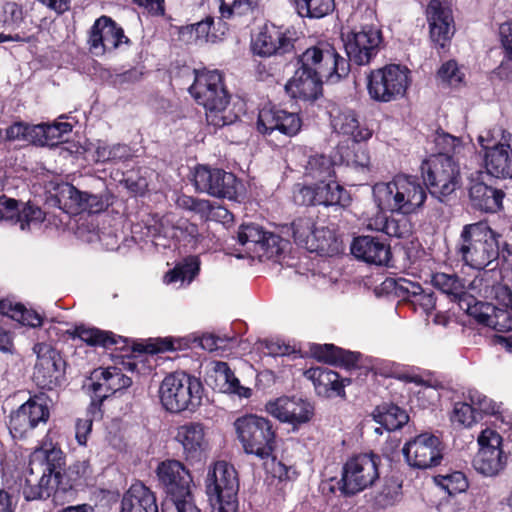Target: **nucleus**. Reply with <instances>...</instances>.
Returning a JSON list of instances; mask_svg holds the SVG:
<instances>
[{
    "mask_svg": "<svg viewBox=\"0 0 512 512\" xmlns=\"http://www.w3.org/2000/svg\"><path fill=\"white\" fill-rule=\"evenodd\" d=\"M185 71L194 77L189 93L205 108L206 121L214 128L235 124L239 116L228 109L230 94L225 86L224 74L218 70H196L186 67Z\"/></svg>",
    "mask_w": 512,
    "mask_h": 512,
    "instance_id": "nucleus-1",
    "label": "nucleus"
},
{
    "mask_svg": "<svg viewBox=\"0 0 512 512\" xmlns=\"http://www.w3.org/2000/svg\"><path fill=\"white\" fill-rule=\"evenodd\" d=\"M67 334L72 338H79L91 347H100L105 350L119 351L123 357H130L134 353L158 354L186 350L190 348V337H164L156 338L153 342L143 345L132 342L129 338L118 335L109 330L97 327L75 326L68 330Z\"/></svg>",
    "mask_w": 512,
    "mask_h": 512,
    "instance_id": "nucleus-2",
    "label": "nucleus"
},
{
    "mask_svg": "<svg viewBox=\"0 0 512 512\" xmlns=\"http://www.w3.org/2000/svg\"><path fill=\"white\" fill-rule=\"evenodd\" d=\"M500 237L486 221L466 224L456 245V253L467 266L482 270L494 261H501Z\"/></svg>",
    "mask_w": 512,
    "mask_h": 512,
    "instance_id": "nucleus-3",
    "label": "nucleus"
},
{
    "mask_svg": "<svg viewBox=\"0 0 512 512\" xmlns=\"http://www.w3.org/2000/svg\"><path fill=\"white\" fill-rule=\"evenodd\" d=\"M155 473L159 486L168 497V501L162 504L161 512H201L191 491L193 477L181 461H161Z\"/></svg>",
    "mask_w": 512,
    "mask_h": 512,
    "instance_id": "nucleus-4",
    "label": "nucleus"
},
{
    "mask_svg": "<svg viewBox=\"0 0 512 512\" xmlns=\"http://www.w3.org/2000/svg\"><path fill=\"white\" fill-rule=\"evenodd\" d=\"M426 191L418 177L397 175L392 181L377 185L374 193L381 210L411 214L424 204Z\"/></svg>",
    "mask_w": 512,
    "mask_h": 512,
    "instance_id": "nucleus-5",
    "label": "nucleus"
},
{
    "mask_svg": "<svg viewBox=\"0 0 512 512\" xmlns=\"http://www.w3.org/2000/svg\"><path fill=\"white\" fill-rule=\"evenodd\" d=\"M204 386L201 380L185 372H174L161 382L159 398L170 413L195 412L201 405Z\"/></svg>",
    "mask_w": 512,
    "mask_h": 512,
    "instance_id": "nucleus-6",
    "label": "nucleus"
},
{
    "mask_svg": "<svg viewBox=\"0 0 512 512\" xmlns=\"http://www.w3.org/2000/svg\"><path fill=\"white\" fill-rule=\"evenodd\" d=\"M237 437L247 454L268 459L276 449V429L271 420L246 414L234 422Z\"/></svg>",
    "mask_w": 512,
    "mask_h": 512,
    "instance_id": "nucleus-7",
    "label": "nucleus"
},
{
    "mask_svg": "<svg viewBox=\"0 0 512 512\" xmlns=\"http://www.w3.org/2000/svg\"><path fill=\"white\" fill-rule=\"evenodd\" d=\"M420 170L426 190L441 201L461 186L460 168L452 155H430L423 160Z\"/></svg>",
    "mask_w": 512,
    "mask_h": 512,
    "instance_id": "nucleus-8",
    "label": "nucleus"
},
{
    "mask_svg": "<svg viewBox=\"0 0 512 512\" xmlns=\"http://www.w3.org/2000/svg\"><path fill=\"white\" fill-rule=\"evenodd\" d=\"M206 493L217 512H238V473L226 461H217L208 471L205 481Z\"/></svg>",
    "mask_w": 512,
    "mask_h": 512,
    "instance_id": "nucleus-9",
    "label": "nucleus"
},
{
    "mask_svg": "<svg viewBox=\"0 0 512 512\" xmlns=\"http://www.w3.org/2000/svg\"><path fill=\"white\" fill-rule=\"evenodd\" d=\"M50 401L44 392H29V398L8 415L7 427L12 438L27 439L40 425H46L51 415Z\"/></svg>",
    "mask_w": 512,
    "mask_h": 512,
    "instance_id": "nucleus-10",
    "label": "nucleus"
},
{
    "mask_svg": "<svg viewBox=\"0 0 512 512\" xmlns=\"http://www.w3.org/2000/svg\"><path fill=\"white\" fill-rule=\"evenodd\" d=\"M297 66L324 78L327 82L336 83L346 77L350 72V65L336 48L326 41L308 47L296 56Z\"/></svg>",
    "mask_w": 512,
    "mask_h": 512,
    "instance_id": "nucleus-11",
    "label": "nucleus"
},
{
    "mask_svg": "<svg viewBox=\"0 0 512 512\" xmlns=\"http://www.w3.org/2000/svg\"><path fill=\"white\" fill-rule=\"evenodd\" d=\"M411 71L401 64H387L367 76V90L378 102L388 103L403 97L411 83Z\"/></svg>",
    "mask_w": 512,
    "mask_h": 512,
    "instance_id": "nucleus-12",
    "label": "nucleus"
},
{
    "mask_svg": "<svg viewBox=\"0 0 512 512\" xmlns=\"http://www.w3.org/2000/svg\"><path fill=\"white\" fill-rule=\"evenodd\" d=\"M380 463L381 457L374 453L359 454L348 459L337 482L341 495L351 497L372 486L379 478Z\"/></svg>",
    "mask_w": 512,
    "mask_h": 512,
    "instance_id": "nucleus-13",
    "label": "nucleus"
},
{
    "mask_svg": "<svg viewBox=\"0 0 512 512\" xmlns=\"http://www.w3.org/2000/svg\"><path fill=\"white\" fill-rule=\"evenodd\" d=\"M39 456L46 460L47 470L50 474H54L55 483L63 493L77 490L78 487L86 485L91 476L92 470L88 460L76 461L64 469L65 455L59 448L37 449L34 457L38 458Z\"/></svg>",
    "mask_w": 512,
    "mask_h": 512,
    "instance_id": "nucleus-14",
    "label": "nucleus"
},
{
    "mask_svg": "<svg viewBox=\"0 0 512 512\" xmlns=\"http://www.w3.org/2000/svg\"><path fill=\"white\" fill-rule=\"evenodd\" d=\"M503 442L500 433L492 428L487 427L479 433L478 451L472 459V467L477 473L495 477L505 470L509 455L503 449Z\"/></svg>",
    "mask_w": 512,
    "mask_h": 512,
    "instance_id": "nucleus-15",
    "label": "nucleus"
},
{
    "mask_svg": "<svg viewBox=\"0 0 512 512\" xmlns=\"http://www.w3.org/2000/svg\"><path fill=\"white\" fill-rule=\"evenodd\" d=\"M292 200L298 206H340L347 207L351 203L350 193L338 182H327L324 185L294 184Z\"/></svg>",
    "mask_w": 512,
    "mask_h": 512,
    "instance_id": "nucleus-16",
    "label": "nucleus"
},
{
    "mask_svg": "<svg viewBox=\"0 0 512 512\" xmlns=\"http://www.w3.org/2000/svg\"><path fill=\"white\" fill-rule=\"evenodd\" d=\"M37 360L33 380L41 389L53 390L65 381L66 360L62 353L51 345L38 343L34 346Z\"/></svg>",
    "mask_w": 512,
    "mask_h": 512,
    "instance_id": "nucleus-17",
    "label": "nucleus"
},
{
    "mask_svg": "<svg viewBox=\"0 0 512 512\" xmlns=\"http://www.w3.org/2000/svg\"><path fill=\"white\" fill-rule=\"evenodd\" d=\"M402 453L410 467L426 470L441 464L443 445L439 437L430 432H423L408 440L402 448Z\"/></svg>",
    "mask_w": 512,
    "mask_h": 512,
    "instance_id": "nucleus-18",
    "label": "nucleus"
},
{
    "mask_svg": "<svg viewBox=\"0 0 512 512\" xmlns=\"http://www.w3.org/2000/svg\"><path fill=\"white\" fill-rule=\"evenodd\" d=\"M27 144L40 147H60L69 154H84L89 149V141L78 130H22Z\"/></svg>",
    "mask_w": 512,
    "mask_h": 512,
    "instance_id": "nucleus-19",
    "label": "nucleus"
},
{
    "mask_svg": "<svg viewBox=\"0 0 512 512\" xmlns=\"http://www.w3.org/2000/svg\"><path fill=\"white\" fill-rule=\"evenodd\" d=\"M87 42L90 52L95 56L115 51L122 44L131 45V40L125 35L124 29L106 15L95 20L89 30Z\"/></svg>",
    "mask_w": 512,
    "mask_h": 512,
    "instance_id": "nucleus-20",
    "label": "nucleus"
},
{
    "mask_svg": "<svg viewBox=\"0 0 512 512\" xmlns=\"http://www.w3.org/2000/svg\"><path fill=\"white\" fill-rule=\"evenodd\" d=\"M90 379L93 392L90 411H93V413L100 411L105 399L132 385V379L116 366L96 368L92 371Z\"/></svg>",
    "mask_w": 512,
    "mask_h": 512,
    "instance_id": "nucleus-21",
    "label": "nucleus"
},
{
    "mask_svg": "<svg viewBox=\"0 0 512 512\" xmlns=\"http://www.w3.org/2000/svg\"><path fill=\"white\" fill-rule=\"evenodd\" d=\"M383 289L409 304L414 311L430 315L436 308V296L432 289L405 278H387Z\"/></svg>",
    "mask_w": 512,
    "mask_h": 512,
    "instance_id": "nucleus-22",
    "label": "nucleus"
},
{
    "mask_svg": "<svg viewBox=\"0 0 512 512\" xmlns=\"http://www.w3.org/2000/svg\"><path fill=\"white\" fill-rule=\"evenodd\" d=\"M193 181L196 190L213 197L233 199L237 195V177L232 172L220 168L198 165Z\"/></svg>",
    "mask_w": 512,
    "mask_h": 512,
    "instance_id": "nucleus-23",
    "label": "nucleus"
},
{
    "mask_svg": "<svg viewBox=\"0 0 512 512\" xmlns=\"http://www.w3.org/2000/svg\"><path fill=\"white\" fill-rule=\"evenodd\" d=\"M382 41V32L375 26L365 25L359 31H352L344 45L349 64H369L378 54Z\"/></svg>",
    "mask_w": 512,
    "mask_h": 512,
    "instance_id": "nucleus-24",
    "label": "nucleus"
},
{
    "mask_svg": "<svg viewBox=\"0 0 512 512\" xmlns=\"http://www.w3.org/2000/svg\"><path fill=\"white\" fill-rule=\"evenodd\" d=\"M491 130H485L489 136ZM483 151L484 167L488 175L497 179H512V145L506 142H493L484 135L478 136Z\"/></svg>",
    "mask_w": 512,
    "mask_h": 512,
    "instance_id": "nucleus-25",
    "label": "nucleus"
},
{
    "mask_svg": "<svg viewBox=\"0 0 512 512\" xmlns=\"http://www.w3.org/2000/svg\"><path fill=\"white\" fill-rule=\"evenodd\" d=\"M426 19L431 41L442 49L449 46L455 33V22L450 6L440 0H430L426 8Z\"/></svg>",
    "mask_w": 512,
    "mask_h": 512,
    "instance_id": "nucleus-26",
    "label": "nucleus"
},
{
    "mask_svg": "<svg viewBox=\"0 0 512 512\" xmlns=\"http://www.w3.org/2000/svg\"><path fill=\"white\" fill-rule=\"evenodd\" d=\"M295 39L289 31H283L275 25H265L252 43L253 52L262 57L276 58L292 54L295 49Z\"/></svg>",
    "mask_w": 512,
    "mask_h": 512,
    "instance_id": "nucleus-27",
    "label": "nucleus"
},
{
    "mask_svg": "<svg viewBox=\"0 0 512 512\" xmlns=\"http://www.w3.org/2000/svg\"><path fill=\"white\" fill-rule=\"evenodd\" d=\"M175 440L181 444L184 458L189 463H199L205 458L209 442L203 423L191 421L180 425L176 429Z\"/></svg>",
    "mask_w": 512,
    "mask_h": 512,
    "instance_id": "nucleus-28",
    "label": "nucleus"
},
{
    "mask_svg": "<svg viewBox=\"0 0 512 512\" xmlns=\"http://www.w3.org/2000/svg\"><path fill=\"white\" fill-rule=\"evenodd\" d=\"M266 410L281 422L297 427L311 420L314 409L301 398L283 396L266 405Z\"/></svg>",
    "mask_w": 512,
    "mask_h": 512,
    "instance_id": "nucleus-29",
    "label": "nucleus"
},
{
    "mask_svg": "<svg viewBox=\"0 0 512 512\" xmlns=\"http://www.w3.org/2000/svg\"><path fill=\"white\" fill-rule=\"evenodd\" d=\"M44 212L38 206L22 203L5 194L0 196V221L19 225L21 230L30 229L32 223H41Z\"/></svg>",
    "mask_w": 512,
    "mask_h": 512,
    "instance_id": "nucleus-30",
    "label": "nucleus"
},
{
    "mask_svg": "<svg viewBox=\"0 0 512 512\" xmlns=\"http://www.w3.org/2000/svg\"><path fill=\"white\" fill-rule=\"evenodd\" d=\"M323 79L315 72L298 66L287 81L285 91L292 99L313 103L323 94Z\"/></svg>",
    "mask_w": 512,
    "mask_h": 512,
    "instance_id": "nucleus-31",
    "label": "nucleus"
},
{
    "mask_svg": "<svg viewBox=\"0 0 512 512\" xmlns=\"http://www.w3.org/2000/svg\"><path fill=\"white\" fill-rule=\"evenodd\" d=\"M351 253L358 260L376 266H389L392 259L390 244L370 235L355 237L351 243Z\"/></svg>",
    "mask_w": 512,
    "mask_h": 512,
    "instance_id": "nucleus-32",
    "label": "nucleus"
},
{
    "mask_svg": "<svg viewBox=\"0 0 512 512\" xmlns=\"http://www.w3.org/2000/svg\"><path fill=\"white\" fill-rule=\"evenodd\" d=\"M292 236L297 245L310 252H324L328 247V241L324 234L329 230L316 228L313 217L300 216L291 223Z\"/></svg>",
    "mask_w": 512,
    "mask_h": 512,
    "instance_id": "nucleus-33",
    "label": "nucleus"
},
{
    "mask_svg": "<svg viewBox=\"0 0 512 512\" xmlns=\"http://www.w3.org/2000/svg\"><path fill=\"white\" fill-rule=\"evenodd\" d=\"M505 195L504 190L488 185L483 181H472L468 189L472 208L489 214L503 210Z\"/></svg>",
    "mask_w": 512,
    "mask_h": 512,
    "instance_id": "nucleus-34",
    "label": "nucleus"
},
{
    "mask_svg": "<svg viewBox=\"0 0 512 512\" xmlns=\"http://www.w3.org/2000/svg\"><path fill=\"white\" fill-rule=\"evenodd\" d=\"M373 130H351L342 133V139L337 148L342 157H347L360 167H367L370 163V155L367 149L363 148L366 142L372 137Z\"/></svg>",
    "mask_w": 512,
    "mask_h": 512,
    "instance_id": "nucleus-35",
    "label": "nucleus"
},
{
    "mask_svg": "<svg viewBox=\"0 0 512 512\" xmlns=\"http://www.w3.org/2000/svg\"><path fill=\"white\" fill-rule=\"evenodd\" d=\"M305 376L310 379L318 395L324 397H345V385L350 384L349 378H341L340 375L328 368L312 367L305 371Z\"/></svg>",
    "mask_w": 512,
    "mask_h": 512,
    "instance_id": "nucleus-36",
    "label": "nucleus"
},
{
    "mask_svg": "<svg viewBox=\"0 0 512 512\" xmlns=\"http://www.w3.org/2000/svg\"><path fill=\"white\" fill-rule=\"evenodd\" d=\"M310 355L319 362L346 369L356 368L361 354L345 350L334 344H316L309 346Z\"/></svg>",
    "mask_w": 512,
    "mask_h": 512,
    "instance_id": "nucleus-37",
    "label": "nucleus"
},
{
    "mask_svg": "<svg viewBox=\"0 0 512 512\" xmlns=\"http://www.w3.org/2000/svg\"><path fill=\"white\" fill-rule=\"evenodd\" d=\"M120 512H159L155 493L140 481L133 483L122 497Z\"/></svg>",
    "mask_w": 512,
    "mask_h": 512,
    "instance_id": "nucleus-38",
    "label": "nucleus"
},
{
    "mask_svg": "<svg viewBox=\"0 0 512 512\" xmlns=\"http://www.w3.org/2000/svg\"><path fill=\"white\" fill-rule=\"evenodd\" d=\"M43 460L42 476L39 479H33V470L31 469L30 476L25 479L22 494L26 501L47 500L55 492L60 491L57 483H55L54 474L49 473L47 462L44 458Z\"/></svg>",
    "mask_w": 512,
    "mask_h": 512,
    "instance_id": "nucleus-39",
    "label": "nucleus"
},
{
    "mask_svg": "<svg viewBox=\"0 0 512 512\" xmlns=\"http://www.w3.org/2000/svg\"><path fill=\"white\" fill-rule=\"evenodd\" d=\"M301 124L298 113L274 106L259 110L256 128H301Z\"/></svg>",
    "mask_w": 512,
    "mask_h": 512,
    "instance_id": "nucleus-40",
    "label": "nucleus"
},
{
    "mask_svg": "<svg viewBox=\"0 0 512 512\" xmlns=\"http://www.w3.org/2000/svg\"><path fill=\"white\" fill-rule=\"evenodd\" d=\"M213 372L216 387H218L220 391L244 398L251 396L252 390L240 384L239 379L235 376L227 362L216 361L214 363Z\"/></svg>",
    "mask_w": 512,
    "mask_h": 512,
    "instance_id": "nucleus-41",
    "label": "nucleus"
},
{
    "mask_svg": "<svg viewBox=\"0 0 512 512\" xmlns=\"http://www.w3.org/2000/svg\"><path fill=\"white\" fill-rule=\"evenodd\" d=\"M85 192L80 191L72 184L66 183L59 187V192L48 199V203L57 206L69 215L83 213V199Z\"/></svg>",
    "mask_w": 512,
    "mask_h": 512,
    "instance_id": "nucleus-42",
    "label": "nucleus"
},
{
    "mask_svg": "<svg viewBox=\"0 0 512 512\" xmlns=\"http://www.w3.org/2000/svg\"><path fill=\"white\" fill-rule=\"evenodd\" d=\"M334 160L325 154H314L308 157L304 166V175L318 184L324 185L327 182L335 181Z\"/></svg>",
    "mask_w": 512,
    "mask_h": 512,
    "instance_id": "nucleus-43",
    "label": "nucleus"
},
{
    "mask_svg": "<svg viewBox=\"0 0 512 512\" xmlns=\"http://www.w3.org/2000/svg\"><path fill=\"white\" fill-rule=\"evenodd\" d=\"M372 417L387 431L401 429L409 421L406 410L394 403H382L376 406L372 412Z\"/></svg>",
    "mask_w": 512,
    "mask_h": 512,
    "instance_id": "nucleus-44",
    "label": "nucleus"
},
{
    "mask_svg": "<svg viewBox=\"0 0 512 512\" xmlns=\"http://www.w3.org/2000/svg\"><path fill=\"white\" fill-rule=\"evenodd\" d=\"M406 215L401 214L399 217L380 215L370 223V226L389 237L406 238L412 232V224Z\"/></svg>",
    "mask_w": 512,
    "mask_h": 512,
    "instance_id": "nucleus-45",
    "label": "nucleus"
},
{
    "mask_svg": "<svg viewBox=\"0 0 512 512\" xmlns=\"http://www.w3.org/2000/svg\"><path fill=\"white\" fill-rule=\"evenodd\" d=\"M301 18L322 19L335 10V0H292Z\"/></svg>",
    "mask_w": 512,
    "mask_h": 512,
    "instance_id": "nucleus-46",
    "label": "nucleus"
},
{
    "mask_svg": "<svg viewBox=\"0 0 512 512\" xmlns=\"http://www.w3.org/2000/svg\"><path fill=\"white\" fill-rule=\"evenodd\" d=\"M432 284L436 289L457 303L467 293L463 280L456 274L435 273L432 276Z\"/></svg>",
    "mask_w": 512,
    "mask_h": 512,
    "instance_id": "nucleus-47",
    "label": "nucleus"
},
{
    "mask_svg": "<svg viewBox=\"0 0 512 512\" xmlns=\"http://www.w3.org/2000/svg\"><path fill=\"white\" fill-rule=\"evenodd\" d=\"M458 305L461 310L465 311L470 317H472L477 324L486 327L487 322L489 321L490 311H493L494 305L487 302H480L477 299L466 293L460 301Z\"/></svg>",
    "mask_w": 512,
    "mask_h": 512,
    "instance_id": "nucleus-48",
    "label": "nucleus"
},
{
    "mask_svg": "<svg viewBox=\"0 0 512 512\" xmlns=\"http://www.w3.org/2000/svg\"><path fill=\"white\" fill-rule=\"evenodd\" d=\"M372 370L375 375L385 378H395L405 383H414L416 385H423L424 380L421 376L410 374L400 367L399 364L390 361L377 362Z\"/></svg>",
    "mask_w": 512,
    "mask_h": 512,
    "instance_id": "nucleus-49",
    "label": "nucleus"
},
{
    "mask_svg": "<svg viewBox=\"0 0 512 512\" xmlns=\"http://www.w3.org/2000/svg\"><path fill=\"white\" fill-rule=\"evenodd\" d=\"M132 157V150L126 144L108 145L99 143L95 150L96 162L127 161Z\"/></svg>",
    "mask_w": 512,
    "mask_h": 512,
    "instance_id": "nucleus-50",
    "label": "nucleus"
},
{
    "mask_svg": "<svg viewBox=\"0 0 512 512\" xmlns=\"http://www.w3.org/2000/svg\"><path fill=\"white\" fill-rule=\"evenodd\" d=\"M434 482L449 495L465 492L469 487L468 479L462 471L438 474L434 476Z\"/></svg>",
    "mask_w": 512,
    "mask_h": 512,
    "instance_id": "nucleus-51",
    "label": "nucleus"
},
{
    "mask_svg": "<svg viewBox=\"0 0 512 512\" xmlns=\"http://www.w3.org/2000/svg\"><path fill=\"white\" fill-rule=\"evenodd\" d=\"M264 235H266V230L260 225L255 223L242 224L237 232V241L255 254L261 241H263Z\"/></svg>",
    "mask_w": 512,
    "mask_h": 512,
    "instance_id": "nucleus-52",
    "label": "nucleus"
},
{
    "mask_svg": "<svg viewBox=\"0 0 512 512\" xmlns=\"http://www.w3.org/2000/svg\"><path fill=\"white\" fill-rule=\"evenodd\" d=\"M402 495V483L394 477L386 478L381 490L375 496V504L379 508L393 506Z\"/></svg>",
    "mask_w": 512,
    "mask_h": 512,
    "instance_id": "nucleus-53",
    "label": "nucleus"
},
{
    "mask_svg": "<svg viewBox=\"0 0 512 512\" xmlns=\"http://www.w3.org/2000/svg\"><path fill=\"white\" fill-rule=\"evenodd\" d=\"M436 76L442 84L452 88L460 87L465 79V73L453 59L444 62L437 70Z\"/></svg>",
    "mask_w": 512,
    "mask_h": 512,
    "instance_id": "nucleus-54",
    "label": "nucleus"
},
{
    "mask_svg": "<svg viewBox=\"0 0 512 512\" xmlns=\"http://www.w3.org/2000/svg\"><path fill=\"white\" fill-rule=\"evenodd\" d=\"M286 244L287 242L279 235L266 231L255 254L259 258L272 259L283 253Z\"/></svg>",
    "mask_w": 512,
    "mask_h": 512,
    "instance_id": "nucleus-55",
    "label": "nucleus"
},
{
    "mask_svg": "<svg viewBox=\"0 0 512 512\" xmlns=\"http://www.w3.org/2000/svg\"><path fill=\"white\" fill-rule=\"evenodd\" d=\"M287 64L288 61L285 56L279 58H276V56L266 57L256 67L257 76L261 81L278 77L284 73Z\"/></svg>",
    "mask_w": 512,
    "mask_h": 512,
    "instance_id": "nucleus-56",
    "label": "nucleus"
},
{
    "mask_svg": "<svg viewBox=\"0 0 512 512\" xmlns=\"http://www.w3.org/2000/svg\"><path fill=\"white\" fill-rule=\"evenodd\" d=\"M466 398L473 405L475 414L480 419H482L483 415H496L499 413V406L492 399L475 389L469 390Z\"/></svg>",
    "mask_w": 512,
    "mask_h": 512,
    "instance_id": "nucleus-57",
    "label": "nucleus"
},
{
    "mask_svg": "<svg viewBox=\"0 0 512 512\" xmlns=\"http://www.w3.org/2000/svg\"><path fill=\"white\" fill-rule=\"evenodd\" d=\"M450 421L459 427H472L478 421L470 402H456L450 415Z\"/></svg>",
    "mask_w": 512,
    "mask_h": 512,
    "instance_id": "nucleus-58",
    "label": "nucleus"
},
{
    "mask_svg": "<svg viewBox=\"0 0 512 512\" xmlns=\"http://www.w3.org/2000/svg\"><path fill=\"white\" fill-rule=\"evenodd\" d=\"M258 0H220V14L222 18L229 19L233 15H245L252 11Z\"/></svg>",
    "mask_w": 512,
    "mask_h": 512,
    "instance_id": "nucleus-59",
    "label": "nucleus"
},
{
    "mask_svg": "<svg viewBox=\"0 0 512 512\" xmlns=\"http://www.w3.org/2000/svg\"><path fill=\"white\" fill-rule=\"evenodd\" d=\"M103 416L102 408L98 413H93L90 411V405L86 411L85 418H78L75 425V436L76 440L80 445H86L88 440V435L91 433L92 424L95 419H101Z\"/></svg>",
    "mask_w": 512,
    "mask_h": 512,
    "instance_id": "nucleus-60",
    "label": "nucleus"
},
{
    "mask_svg": "<svg viewBox=\"0 0 512 512\" xmlns=\"http://www.w3.org/2000/svg\"><path fill=\"white\" fill-rule=\"evenodd\" d=\"M488 320L486 327L502 333L512 331V312L507 309L494 306L493 311H490Z\"/></svg>",
    "mask_w": 512,
    "mask_h": 512,
    "instance_id": "nucleus-61",
    "label": "nucleus"
},
{
    "mask_svg": "<svg viewBox=\"0 0 512 512\" xmlns=\"http://www.w3.org/2000/svg\"><path fill=\"white\" fill-rule=\"evenodd\" d=\"M199 272V264L196 261H191L184 265H178L174 269L167 272L165 279L168 283H175L178 281L191 280Z\"/></svg>",
    "mask_w": 512,
    "mask_h": 512,
    "instance_id": "nucleus-62",
    "label": "nucleus"
},
{
    "mask_svg": "<svg viewBox=\"0 0 512 512\" xmlns=\"http://www.w3.org/2000/svg\"><path fill=\"white\" fill-rule=\"evenodd\" d=\"M435 131L434 143L438 151L437 153L451 155L457 147L461 146V139L459 137L453 136L444 130Z\"/></svg>",
    "mask_w": 512,
    "mask_h": 512,
    "instance_id": "nucleus-63",
    "label": "nucleus"
},
{
    "mask_svg": "<svg viewBox=\"0 0 512 512\" xmlns=\"http://www.w3.org/2000/svg\"><path fill=\"white\" fill-rule=\"evenodd\" d=\"M499 40L504 53V59L512 62V20L499 26Z\"/></svg>",
    "mask_w": 512,
    "mask_h": 512,
    "instance_id": "nucleus-64",
    "label": "nucleus"
}]
</instances>
